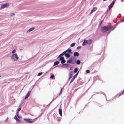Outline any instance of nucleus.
<instances>
[{
	"instance_id": "1",
	"label": "nucleus",
	"mask_w": 124,
	"mask_h": 124,
	"mask_svg": "<svg viewBox=\"0 0 124 124\" xmlns=\"http://www.w3.org/2000/svg\"><path fill=\"white\" fill-rule=\"evenodd\" d=\"M112 27L109 26H105L101 28V31L103 32L109 31L111 28Z\"/></svg>"
},
{
	"instance_id": "34",
	"label": "nucleus",
	"mask_w": 124,
	"mask_h": 124,
	"mask_svg": "<svg viewBox=\"0 0 124 124\" xmlns=\"http://www.w3.org/2000/svg\"><path fill=\"white\" fill-rule=\"evenodd\" d=\"M28 97H29V96H28L27 95H26V96L25 98V99H26Z\"/></svg>"
},
{
	"instance_id": "35",
	"label": "nucleus",
	"mask_w": 124,
	"mask_h": 124,
	"mask_svg": "<svg viewBox=\"0 0 124 124\" xmlns=\"http://www.w3.org/2000/svg\"><path fill=\"white\" fill-rule=\"evenodd\" d=\"M21 108H20L18 109V111H20L21 110Z\"/></svg>"
},
{
	"instance_id": "33",
	"label": "nucleus",
	"mask_w": 124,
	"mask_h": 124,
	"mask_svg": "<svg viewBox=\"0 0 124 124\" xmlns=\"http://www.w3.org/2000/svg\"><path fill=\"white\" fill-rule=\"evenodd\" d=\"M18 118H17L16 116H15L14 117V119L16 120Z\"/></svg>"
},
{
	"instance_id": "18",
	"label": "nucleus",
	"mask_w": 124,
	"mask_h": 124,
	"mask_svg": "<svg viewBox=\"0 0 124 124\" xmlns=\"http://www.w3.org/2000/svg\"><path fill=\"white\" fill-rule=\"evenodd\" d=\"M64 55V54L63 53H62V54H61L57 58H58L60 57H61L63 56Z\"/></svg>"
},
{
	"instance_id": "26",
	"label": "nucleus",
	"mask_w": 124,
	"mask_h": 124,
	"mask_svg": "<svg viewBox=\"0 0 124 124\" xmlns=\"http://www.w3.org/2000/svg\"><path fill=\"white\" fill-rule=\"evenodd\" d=\"M54 74H52L50 76V78H52L54 77Z\"/></svg>"
},
{
	"instance_id": "13",
	"label": "nucleus",
	"mask_w": 124,
	"mask_h": 124,
	"mask_svg": "<svg viewBox=\"0 0 124 124\" xmlns=\"http://www.w3.org/2000/svg\"><path fill=\"white\" fill-rule=\"evenodd\" d=\"M34 29V27H33V28H30V29H29L27 31V32H31V31H32V30H33Z\"/></svg>"
},
{
	"instance_id": "29",
	"label": "nucleus",
	"mask_w": 124,
	"mask_h": 124,
	"mask_svg": "<svg viewBox=\"0 0 124 124\" xmlns=\"http://www.w3.org/2000/svg\"><path fill=\"white\" fill-rule=\"evenodd\" d=\"M62 89H61V91L60 92L59 95H60L62 93Z\"/></svg>"
},
{
	"instance_id": "11",
	"label": "nucleus",
	"mask_w": 124,
	"mask_h": 124,
	"mask_svg": "<svg viewBox=\"0 0 124 124\" xmlns=\"http://www.w3.org/2000/svg\"><path fill=\"white\" fill-rule=\"evenodd\" d=\"M62 66H64V68H68L69 67L71 66V65L68 64H65L62 65Z\"/></svg>"
},
{
	"instance_id": "36",
	"label": "nucleus",
	"mask_w": 124,
	"mask_h": 124,
	"mask_svg": "<svg viewBox=\"0 0 124 124\" xmlns=\"http://www.w3.org/2000/svg\"><path fill=\"white\" fill-rule=\"evenodd\" d=\"M67 52V51H66V50L65 51H64V52H63V53L65 55V53H66Z\"/></svg>"
},
{
	"instance_id": "27",
	"label": "nucleus",
	"mask_w": 124,
	"mask_h": 124,
	"mask_svg": "<svg viewBox=\"0 0 124 124\" xmlns=\"http://www.w3.org/2000/svg\"><path fill=\"white\" fill-rule=\"evenodd\" d=\"M16 52V50L14 49L12 51V53L14 54V53H15Z\"/></svg>"
},
{
	"instance_id": "41",
	"label": "nucleus",
	"mask_w": 124,
	"mask_h": 124,
	"mask_svg": "<svg viewBox=\"0 0 124 124\" xmlns=\"http://www.w3.org/2000/svg\"><path fill=\"white\" fill-rule=\"evenodd\" d=\"M70 67V70H71V66H69Z\"/></svg>"
},
{
	"instance_id": "20",
	"label": "nucleus",
	"mask_w": 124,
	"mask_h": 124,
	"mask_svg": "<svg viewBox=\"0 0 124 124\" xmlns=\"http://www.w3.org/2000/svg\"><path fill=\"white\" fill-rule=\"evenodd\" d=\"M71 58H70L69 60L67 61V63H71Z\"/></svg>"
},
{
	"instance_id": "17",
	"label": "nucleus",
	"mask_w": 124,
	"mask_h": 124,
	"mask_svg": "<svg viewBox=\"0 0 124 124\" xmlns=\"http://www.w3.org/2000/svg\"><path fill=\"white\" fill-rule=\"evenodd\" d=\"M65 56L67 58H68L70 57V55L68 53H66L65 54Z\"/></svg>"
},
{
	"instance_id": "43",
	"label": "nucleus",
	"mask_w": 124,
	"mask_h": 124,
	"mask_svg": "<svg viewBox=\"0 0 124 124\" xmlns=\"http://www.w3.org/2000/svg\"><path fill=\"white\" fill-rule=\"evenodd\" d=\"M123 93H124V90L123 91Z\"/></svg>"
},
{
	"instance_id": "15",
	"label": "nucleus",
	"mask_w": 124,
	"mask_h": 124,
	"mask_svg": "<svg viewBox=\"0 0 124 124\" xmlns=\"http://www.w3.org/2000/svg\"><path fill=\"white\" fill-rule=\"evenodd\" d=\"M87 40L85 39L84 40V41L83 42L82 44V45L83 46H84L87 44Z\"/></svg>"
},
{
	"instance_id": "10",
	"label": "nucleus",
	"mask_w": 124,
	"mask_h": 124,
	"mask_svg": "<svg viewBox=\"0 0 124 124\" xmlns=\"http://www.w3.org/2000/svg\"><path fill=\"white\" fill-rule=\"evenodd\" d=\"M24 119L25 121H27V123H32L33 122V121H30V120H32L31 119Z\"/></svg>"
},
{
	"instance_id": "23",
	"label": "nucleus",
	"mask_w": 124,
	"mask_h": 124,
	"mask_svg": "<svg viewBox=\"0 0 124 124\" xmlns=\"http://www.w3.org/2000/svg\"><path fill=\"white\" fill-rule=\"evenodd\" d=\"M66 51L69 53H70L71 51V50L70 49H68Z\"/></svg>"
},
{
	"instance_id": "19",
	"label": "nucleus",
	"mask_w": 124,
	"mask_h": 124,
	"mask_svg": "<svg viewBox=\"0 0 124 124\" xmlns=\"http://www.w3.org/2000/svg\"><path fill=\"white\" fill-rule=\"evenodd\" d=\"M59 63V62L58 61H57L55 62L54 63V66H56L58 65Z\"/></svg>"
},
{
	"instance_id": "25",
	"label": "nucleus",
	"mask_w": 124,
	"mask_h": 124,
	"mask_svg": "<svg viewBox=\"0 0 124 124\" xmlns=\"http://www.w3.org/2000/svg\"><path fill=\"white\" fill-rule=\"evenodd\" d=\"M30 93H31V91H29V92H28L27 95L29 96L30 95Z\"/></svg>"
},
{
	"instance_id": "21",
	"label": "nucleus",
	"mask_w": 124,
	"mask_h": 124,
	"mask_svg": "<svg viewBox=\"0 0 124 124\" xmlns=\"http://www.w3.org/2000/svg\"><path fill=\"white\" fill-rule=\"evenodd\" d=\"M76 63L77 64L79 65L80 63V61L79 60H78L77 61Z\"/></svg>"
},
{
	"instance_id": "24",
	"label": "nucleus",
	"mask_w": 124,
	"mask_h": 124,
	"mask_svg": "<svg viewBox=\"0 0 124 124\" xmlns=\"http://www.w3.org/2000/svg\"><path fill=\"white\" fill-rule=\"evenodd\" d=\"M75 43H73L71 44L70 46L71 47H73L75 46Z\"/></svg>"
},
{
	"instance_id": "5",
	"label": "nucleus",
	"mask_w": 124,
	"mask_h": 124,
	"mask_svg": "<svg viewBox=\"0 0 124 124\" xmlns=\"http://www.w3.org/2000/svg\"><path fill=\"white\" fill-rule=\"evenodd\" d=\"M78 72H78L77 73L73 76L72 79L71 80V81L70 82V83H71L73 82V81L74 80L75 78H76V77L77 76L78 73Z\"/></svg>"
},
{
	"instance_id": "40",
	"label": "nucleus",
	"mask_w": 124,
	"mask_h": 124,
	"mask_svg": "<svg viewBox=\"0 0 124 124\" xmlns=\"http://www.w3.org/2000/svg\"><path fill=\"white\" fill-rule=\"evenodd\" d=\"M14 15V14H13V13H12V14H11V16H13V15Z\"/></svg>"
},
{
	"instance_id": "32",
	"label": "nucleus",
	"mask_w": 124,
	"mask_h": 124,
	"mask_svg": "<svg viewBox=\"0 0 124 124\" xmlns=\"http://www.w3.org/2000/svg\"><path fill=\"white\" fill-rule=\"evenodd\" d=\"M90 70H86V72L87 73H89L90 72Z\"/></svg>"
},
{
	"instance_id": "37",
	"label": "nucleus",
	"mask_w": 124,
	"mask_h": 124,
	"mask_svg": "<svg viewBox=\"0 0 124 124\" xmlns=\"http://www.w3.org/2000/svg\"><path fill=\"white\" fill-rule=\"evenodd\" d=\"M102 21H101L100 23V24H99V25H100L101 24V23H102Z\"/></svg>"
},
{
	"instance_id": "8",
	"label": "nucleus",
	"mask_w": 124,
	"mask_h": 124,
	"mask_svg": "<svg viewBox=\"0 0 124 124\" xmlns=\"http://www.w3.org/2000/svg\"><path fill=\"white\" fill-rule=\"evenodd\" d=\"M97 9V7H93L92 9V10L91 11V12L90 13V14H91L93 12H94Z\"/></svg>"
},
{
	"instance_id": "22",
	"label": "nucleus",
	"mask_w": 124,
	"mask_h": 124,
	"mask_svg": "<svg viewBox=\"0 0 124 124\" xmlns=\"http://www.w3.org/2000/svg\"><path fill=\"white\" fill-rule=\"evenodd\" d=\"M78 71V69L77 68H75L74 70V73H76Z\"/></svg>"
},
{
	"instance_id": "6",
	"label": "nucleus",
	"mask_w": 124,
	"mask_h": 124,
	"mask_svg": "<svg viewBox=\"0 0 124 124\" xmlns=\"http://www.w3.org/2000/svg\"><path fill=\"white\" fill-rule=\"evenodd\" d=\"M71 63L72 64H74L75 63L76 60L74 58H71Z\"/></svg>"
},
{
	"instance_id": "16",
	"label": "nucleus",
	"mask_w": 124,
	"mask_h": 124,
	"mask_svg": "<svg viewBox=\"0 0 124 124\" xmlns=\"http://www.w3.org/2000/svg\"><path fill=\"white\" fill-rule=\"evenodd\" d=\"M59 112L60 115L62 116V110L61 109H60L59 110Z\"/></svg>"
},
{
	"instance_id": "30",
	"label": "nucleus",
	"mask_w": 124,
	"mask_h": 124,
	"mask_svg": "<svg viewBox=\"0 0 124 124\" xmlns=\"http://www.w3.org/2000/svg\"><path fill=\"white\" fill-rule=\"evenodd\" d=\"M16 120L18 123H20V121L18 119H17Z\"/></svg>"
},
{
	"instance_id": "7",
	"label": "nucleus",
	"mask_w": 124,
	"mask_h": 124,
	"mask_svg": "<svg viewBox=\"0 0 124 124\" xmlns=\"http://www.w3.org/2000/svg\"><path fill=\"white\" fill-rule=\"evenodd\" d=\"M73 72L72 71H71L70 72L69 75V80H70L72 78L73 75Z\"/></svg>"
},
{
	"instance_id": "4",
	"label": "nucleus",
	"mask_w": 124,
	"mask_h": 124,
	"mask_svg": "<svg viewBox=\"0 0 124 124\" xmlns=\"http://www.w3.org/2000/svg\"><path fill=\"white\" fill-rule=\"evenodd\" d=\"M9 5V3H7L6 4H2L0 7L1 8H3L6 7Z\"/></svg>"
},
{
	"instance_id": "28",
	"label": "nucleus",
	"mask_w": 124,
	"mask_h": 124,
	"mask_svg": "<svg viewBox=\"0 0 124 124\" xmlns=\"http://www.w3.org/2000/svg\"><path fill=\"white\" fill-rule=\"evenodd\" d=\"M42 72L39 73H38V76H39L41 75H42Z\"/></svg>"
},
{
	"instance_id": "12",
	"label": "nucleus",
	"mask_w": 124,
	"mask_h": 124,
	"mask_svg": "<svg viewBox=\"0 0 124 124\" xmlns=\"http://www.w3.org/2000/svg\"><path fill=\"white\" fill-rule=\"evenodd\" d=\"M92 42V40L91 39H90L88 40H87V44H90Z\"/></svg>"
},
{
	"instance_id": "2",
	"label": "nucleus",
	"mask_w": 124,
	"mask_h": 124,
	"mask_svg": "<svg viewBox=\"0 0 124 124\" xmlns=\"http://www.w3.org/2000/svg\"><path fill=\"white\" fill-rule=\"evenodd\" d=\"M18 58L16 54H13L11 57V59L14 61H17Z\"/></svg>"
},
{
	"instance_id": "9",
	"label": "nucleus",
	"mask_w": 124,
	"mask_h": 124,
	"mask_svg": "<svg viewBox=\"0 0 124 124\" xmlns=\"http://www.w3.org/2000/svg\"><path fill=\"white\" fill-rule=\"evenodd\" d=\"M115 3V1L113 2L109 5V9L110 10L111 8L113 6Z\"/></svg>"
},
{
	"instance_id": "42",
	"label": "nucleus",
	"mask_w": 124,
	"mask_h": 124,
	"mask_svg": "<svg viewBox=\"0 0 124 124\" xmlns=\"http://www.w3.org/2000/svg\"><path fill=\"white\" fill-rule=\"evenodd\" d=\"M124 20H122V22H124Z\"/></svg>"
},
{
	"instance_id": "38",
	"label": "nucleus",
	"mask_w": 124,
	"mask_h": 124,
	"mask_svg": "<svg viewBox=\"0 0 124 124\" xmlns=\"http://www.w3.org/2000/svg\"><path fill=\"white\" fill-rule=\"evenodd\" d=\"M17 117H18V116H19L18 113V112L17 113Z\"/></svg>"
},
{
	"instance_id": "39",
	"label": "nucleus",
	"mask_w": 124,
	"mask_h": 124,
	"mask_svg": "<svg viewBox=\"0 0 124 124\" xmlns=\"http://www.w3.org/2000/svg\"><path fill=\"white\" fill-rule=\"evenodd\" d=\"M17 117L19 118H21V116L20 117L19 116H18V117Z\"/></svg>"
},
{
	"instance_id": "44",
	"label": "nucleus",
	"mask_w": 124,
	"mask_h": 124,
	"mask_svg": "<svg viewBox=\"0 0 124 124\" xmlns=\"http://www.w3.org/2000/svg\"><path fill=\"white\" fill-rule=\"evenodd\" d=\"M114 28H113L112 30H114Z\"/></svg>"
},
{
	"instance_id": "14",
	"label": "nucleus",
	"mask_w": 124,
	"mask_h": 124,
	"mask_svg": "<svg viewBox=\"0 0 124 124\" xmlns=\"http://www.w3.org/2000/svg\"><path fill=\"white\" fill-rule=\"evenodd\" d=\"M74 56H78L79 55V53L77 52H75L74 53Z\"/></svg>"
},
{
	"instance_id": "31",
	"label": "nucleus",
	"mask_w": 124,
	"mask_h": 124,
	"mask_svg": "<svg viewBox=\"0 0 124 124\" xmlns=\"http://www.w3.org/2000/svg\"><path fill=\"white\" fill-rule=\"evenodd\" d=\"M81 46H78L77 47V49H79L81 48Z\"/></svg>"
},
{
	"instance_id": "3",
	"label": "nucleus",
	"mask_w": 124,
	"mask_h": 124,
	"mask_svg": "<svg viewBox=\"0 0 124 124\" xmlns=\"http://www.w3.org/2000/svg\"><path fill=\"white\" fill-rule=\"evenodd\" d=\"M60 60L61 61V63L62 64L66 62L65 60L64 59V57H60Z\"/></svg>"
}]
</instances>
